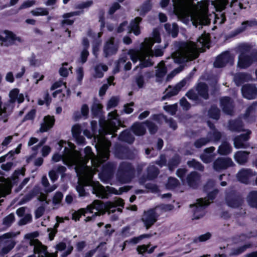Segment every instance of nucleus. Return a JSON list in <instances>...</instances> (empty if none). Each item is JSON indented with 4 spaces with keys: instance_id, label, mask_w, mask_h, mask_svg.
<instances>
[{
    "instance_id": "obj_22",
    "label": "nucleus",
    "mask_w": 257,
    "mask_h": 257,
    "mask_svg": "<svg viewBox=\"0 0 257 257\" xmlns=\"http://www.w3.org/2000/svg\"><path fill=\"white\" fill-rule=\"evenodd\" d=\"M220 106L222 110L226 113L231 114L233 111L232 102L228 97H224L220 99Z\"/></svg>"
},
{
    "instance_id": "obj_32",
    "label": "nucleus",
    "mask_w": 257,
    "mask_h": 257,
    "mask_svg": "<svg viewBox=\"0 0 257 257\" xmlns=\"http://www.w3.org/2000/svg\"><path fill=\"white\" fill-rule=\"evenodd\" d=\"M208 123L209 126L211 129V132L208 134L207 137L209 140V142L219 140L221 137L220 133L214 128L213 125H211L209 122H208Z\"/></svg>"
},
{
    "instance_id": "obj_29",
    "label": "nucleus",
    "mask_w": 257,
    "mask_h": 257,
    "mask_svg": "<svg viewBox=\"0 0 257 257\" xmlns=\"http://www.w3.org/2000/svg\"><path fill=\"white\" fill-rule=\"evenodd\" d=\"M251 79V76L246 73H238L234 76V82L237 85H240L243 82Z\"/></svg>"
},
{
    "instance_id": "obj_36",
    "label": "nucleus",
    "mask_w": 257,
    "mask_h": 257,
    "mask_svg": "<svg viewBox=\"0 0 257 257\" xmlns=\"http://www.w3.org/2000/svg\"><path fill=\"white\" fill-rule=\"evenodd\" d=\"M120 140L127 142L128 143H132L134 141V137L131 134L130 131L126 130L121 133L119 136Z\"/></svg>"
},
{
    "instance_id": "obj_15",
    "label": "nucleus",
    "mask_w": 257,
    "mask_h": 257,
    "mask_svg": "<svg viewBox=\"0 0 257 257\" xmlns=\"http://www.w3.org/2000/svg\"><path fill=\"white\" fill-rule=\"evenodd\" d=\"M0 42L2 45L9 46L21 42V39L11 32L5 31L0 34Z\"/></svg>"
},
{
    "instance_id": "obj_51",
    "label": "nucleus",
    "mask_w": 257,
    "mask_h": 257,
    "mask_svg": "<svg viewBox=\"0 0 257 257\" xmlns=\"http://www.w3.org/2000/svg\"><path fill=\"white\" fill-rule=\"evenodd\" d=\"M164 109L168 112L173 115L175 114L177 109V104L172 105H165L164 106Z\"/></svg>"
},
{
    "instance_id": "obj_41",
    "label": "nucleus",
    "mask_w": 257,
    "mask_h": 257,
    "mask_svg": "<svg viewBox=\"0 0 257 257\" xmlns=\"http://www.w3.org/2000/svg\"><path fill=\"white\" fill-rule=\"evenodd\" d=\"M153 119L155 120H158L160 119H164L166 122L168 124L170 127L172 128L173 130H175L177 127V125L176 122L173 121L171 119H169L168 120H166V117L162 114H157L154 115L153 116Z\"/></svg>"
},
{
    "instance_id": "obj_33",
    "label": "nucleus",
    "mask_w": 257,
    "mask_h": 257,
    "mask_svg": "<svg viewBox=\"0 0 257 257\" xmlns=\"http://www.w3.org/2000/svg\"><path fill=\"white\" fill-rule=\"evenodd\" d=\"M257 25V21L255 20L246 21L243 22L241 26L237 28L236 31L237 33H240L244 31L248 27H251Z\"/></svg>"
},
{
    "instance_id": "obj_30",
    "label": "nucleus",
    "mask_w": 257,
    "mask_h": 257,
    "mask_svg": "<svg viewBox=\"0 0 257 257\" xmlns=\"http://www.w3.org/2000/svg\"><path fill=\"white\" fill-rule=\"evenodd\" d=\"M108 70L106 65L99 64L94 67V73L93 77L95 78H101L103 76V73Z\"/></svg>"
},
{
    "instance_id": "obj_24",
    "label": "nucleus",
    "mask_w": 257,
    "mask_h": 257,
    "mask_svg": "<svg viewBox=\"0 0 257 257\" xmlns=\"http://www.w3.org/2000/svg\"><path fill=\"white\" fill-rule=\"evenodd\" d=\"M142 21L140 17H136L134 20H132L128 27V33L133 32L135 35L138 36L141 33L140 30L139 24Z\"/></svg>"
},
{
    "instance_id": "obj_20",
    "label": "nucleus",
    "mask_w": 257,
    "mask_h": 257,
    "mask_svg": "<svg viewBox=\"0 0 257 257\" xmlns=\"http://www.w3.org/2000/svg\"><path fill=\"white\" fill-rule=\"evenodd\" d=\"M55 119L53 116L47 115L44 117L43 122L41 124L39 131L41 133L46 132L52 128L54 124Z\"/></svg>"
},
{
    "instance_id": "obj_44",
    "label": "nucleus",
    "mask_w": 257,
    "mask_h": 257,
    "mask_svg": "<svg viewBox=\"0 0 257 257\" xmlns=\"http://www.w3.org/2000/svg\"><path fill=\"white\" fill-rule=\"evenodd\" d=\"M231 151V147L229 145L226 143L224 142L222 143L219 147L218 152L221 155H227L230 153Z\"/></svg>"
},
{
    "instance_id": "obj_17",
    "label": "nucleus",
    "mask_w": 257,
    "mask_h": 257,
    "mask_svg": "<svg viewBox=\"0 0 257 257\" xmlns=\"http://www.w3.org/2000/svg\"><path fill=\"white\" fill-rule=\"evenodd\" d=\"M186 84L185 80H182L178 83L174 87L169 86L165 91V95L162 97V100H165L167 97H170L176 95Z\"/></svg>"
},
{
    "instance_id": "obj_49",
    "label": "nucleus",
    "mask_w": 257,
    "mask_h": 257,
    "mask_svg": "<svg viewBox=\"0 0 257 257\" xmlns=\"http://www.w3.org/2000/svg\"><path fill=\"white\" fill-rule=\"evenodd\" d=\"M119 99L117 97H112L108 101L107 104V110H109L116 106L118 104Z\"/></svg>"
},
{
    "instance_id": "obj_8",
    "label": "nucleus",
    "mask_w": 257,
    "mask_h": 257,
    "mask_svg": "<svg viewBox=\"0 0 257 257\" xmlns=\"http://www.w3.org/2000/svg\"><path fill=\"white\" fill-rule=\"evenodd\" d=\"M20 234V232H9L0 235V255L4 256L9 253L15 246L16 241L14 238Z\"/></svg>"
},
{
    "instance_id": "obj_56",
    "label": "nucleus",
    "mask_w": 257,
    "mask_h": 257,
    "mask_svg": "<svg viewBox=\"0 0 257 257\" xmlns=\"http://www.w3.org/2000/svg\"><path fill=\"white\" fill-rule=\"evenodd\" d=\"M238 121L230 122L229 124V128L232 131L239 132L241 131V125Z\"/></svg>"
},
{
    "instance_id": "obj_23",
    "label": "nucleus",
    "mask_w": 257,
    "mask_h": 257,
    "mask_svg": "<svg viewBox=\"0 0 257 257\" xmlns=\"http://www.w3.org/2000/svg\"><path fill=\"white\" fill-rule=\"evenodd\" d=\"M250 133L249 131H247L245 134L241 135L239 137H236L234 140V147L237 149L245 148L246 147V142L248 139Z\"/></svg>"
},
{
    "instance_id": "obj_6",
    "label": "nucleus",
    "mask_w": 257,
    "mask_h": 257,
    "mask_svg": "<svg viewBox=\"0 0 257 257\" xmlns=\"http://www.w3.org/2000/svg\"><path fill=\"white\" fill-rule=\"evenodd\" d=\"M38 234L37 232H34L25 235V239L28 240L30 245L34 246V254L28 257H56V253H48L47 247L36 238Z\"/></svg>"
},
{
    "instance_id": "obj_61",
    "label": "nucleus",
    "mask_w": 257,
    "mask_h": 257,
    "mask_svg": "<svg viewBox=\"0 0 257 257\" xmlns=\"http://www.w3.org/2000/svg\"><path fill=\"white\" fill-rule=\"evenodd\" d=\"M35 4V2L33 0L25 2L20 6V7L19 8V10H21L24 9L31 7L34 5Z\"/></svg>"
},
{
    "instance_id": "obj_26",
    "label": "nucleus",
    "mask_w": 257,
    "mask_h": 257,
    "mask_svg": "<svg viewBox=\"0 0 257 257\" xmlns=\"http://www.w3.org/2000/svg\"><path fill=\"white\" fill-rule=\"evenodd\" d=\"M254 174L249 169H242L240 170L237 176L239 181L243 183H247L249 178Z\"/></svg>"
},
{
    "instance_id": "obj_62",
    "label": "nucleus",
    "mask_w": 257,
    "mask_h": 257,
    "mask_svg": "<svg viewBox=\"0 0 257 257\" xmlns=\"http://www.w3.org/2000/svg\"><path fill=\"white\" fill-rule=\"evenodd\" d=\"M63 197V194L60 192H57L55 193L53 199V202L54 204H59Z\"/></svg>"
},
{
    "instance_id": "obj_54",
    "label": "nucleus",
    "mask_w": 257,
    "mask_h": 257,
    "mask_svg": "<svg viewBox=\"0 0 257 257\" xmlns=\"http://www.w3.org/2000/svg\"><path fill=\"white\" fill-rule=\"evenodd\" d=\"M19 136V134L18 133H15L12 136H9L7 137H6L4 141H3L2 143V145L3 147H7L8 145L12 142V140L14 137H18Z\"/></svg>"
},
{
    "instance_id": "obj_42",
    "label": "nucleus",
    "mask_w": 257,
    "mask_h": 257,
    "mask_svg": "<svg viewBox=\"0 0 257 257\" xmlns=\"http://www.w3.org/2000/svg\"><path fill=\"white\" fill-rule=\"evenodd\" d=\"M41 182H42V184L45 187V191L47 193H50V192L53 191L57 187V186L55 184L53 185L52 186H51L50 187H49V181H48L46 176H44L42 177Z\"/></svg>"
},
{
    "instance_id": "obj_48",
    "label": "nucleus",
    "mask_w": 257,
    "mask_h": 257,
    "mask_svg": "<svg viewBox=\"0 0 257 257\" xmlns=\"http://www.w3.org/2000/svg\"><path fill=\"white\" fill-rule=\"evenodd\" d=\"M209 142V140L207 138H202L197 140L194 143V146L197 148H200L206 145Z\"/></svg>"
},
{
    "instance_id": "obj_38",
    "label": "nucleus",
    "mask_w": 257,
    "mask_h": 257,
    "mask_svg": "<svg viewBox=\"0 0 257 257\" xmlns=\"http://www.w3.org/2000/svg\"><path fill=\"white\" fill-rule=\"evenodd\" d=\"M196 90L200 96L204 99L208 98V89L205 84L203 83H199L197 87Z\"/></svg>"
},
{
    "instance_id": "obj_19",
    "label": "nucleus",
    "mask_w": 257,
    "mask_h": 257,
    "mask_svg": "<svg viewBox=\"0 0 257 257\" xmlns=\"http://www.w3.org/2000/svg\"><path fill=\"white\" fill-rule=\"evenodd\" d=\"M232 163L231 159L229 158H220L214 162L213 168L215 170L219 171L221 169H226L227 167L231 166Z\"/></svg>"
},
{
    "instance_id": "obj_16",
    "label": "nucleus",
    "mask_w": 257,
    "mask_h": 257,
    "mask_svg": "<svg viewBox=\"0 0 257 257\" xmlns=\"http://www.w3.org/2000/svg\"><path fill=\"white\" fill-rule=\"evenodd\" d=\"M118 47L117 41H115L114 38H111L106 43L104 47V53L105 56H110L116 53Z\"/></svg>"
},
{
    "instance_id": "obj_9",
    "label": "nucleus",
    "mask_w": 257,
    "mask_h": 257,
    "mask_svg": "<svg viewBox=\"0 0 257 257\" xmlns=\"http://www.w3.org/2000/svg\"><path fill=\"white\" fill-rule=\"evenodd\" d=\"M249 47L246 44H241L237 48L239 53L238 56L237 66L241 69H245L250 66L253 61V56L248 54Z\"/></svg>"
},
{
    "instance_id": "obj_27",
    "label": "nucleus",
    "mask_w": 257,
    "mask_h": 257,
    "mask_svg": "<svg viewBox=\"0 0 257 257\" xmlns=\"http://www.w3.org/2000/svg\"><path fill=\"white\" fill-rule=\"evenodd\" d=\"M132 132L137 136H142L146 133V128L144 123L139 122L135 123L132 126Z\"/></svg>"
},
{
    "instance_id": "obj_4",
    "label": "nucleus",
    "mask_w": 257,
    "mask_h": 257,
    "mask_svg": "<svg viewBox=\"0 0 257 257\" xmlns=\"http://www.w3.org/2000/svg\"><path fill=\"white\" fill-rule=\"evenodd\" d=\"M123 201L121 199H117L114 202H108L105 204L102 203L100 201L95 200L91 204L88 205L86 209L81 208L72 214V219L75 221L78 220L81 215L91 213L92 216H88L85 219V221H89L92 219L94 216L103 214L105 212L108 213L114 212L117 206L123 207Z\"/></svg>"
},
{
    "instance_id": "obj_37",
    "label": "nucleus",
    "mask_w": 257,
    "mask_h": 257,
    "mask_svg": "<svg viewBox=\"0 0 257 257\" xmlns=\"http://www.w3.org/2000/svg\"><path fill=\"white\" fill-rule=\"evenodd\" d=\"M80 13L79 12H73L69 13H66L63 15V18L64 19L62 21V25H71L73 23V20L68 19L69 18L71 17L79 15Z\"/></svg>"
},
{
    "instance_id": "obj_1",
    "label": "nucleus",
    "mask_w": 257,
    "mask_h": 257,
    "mask_svg": "<svg viewBox=\"0 0 257 257\" xmlns=\"http://www.w3.org/2000/svg\"><path fill=\"white\" fill-rule=\"evenodd\" d=\"M120 120L116 110L109 112L108 114V118L103 123H100L101 132L100 135L95 137V148L97 151V155L95 156L92 152L91 148L87 147L84 150L86 154V158L87 161L91 159V167L87 166L86 162L80 166L75 167V170L78 177V185L76 187V190L80 196L85 195L84 186H90L92 187L93 193L102 198L107 197V191L109 193L120 194L122 192L127 191L130 189L128 186L120 188L119 190H117L113 188L107 187L106 190L98 182L92 180L93 174L96 172H99V168L101 170L99 174L100 179L102 181H105L103 178L106 175L107 178L110 177L112 168L110 165L102 166L101 164L106 160L108 159L109 155V148L110 142L106 140L104 136L107 134L113 135L116 131L120 125Z\"/></svg>"
},
{
    "instance_id": "obj_40",
    "label": "nucleus",
    "mask_w": 257,
    "mask_h": 257,
    "mask_svg": "<svg viewBox=\"0 0 257 257\" xmlns=\"http://www.w3.org/2000/svg\"><path fill=\"white\" fill-rule=\"evenodd\" d=\"M234 158L239 164H243L247 161V153L245 152L239 151L235 154Z\"/></svg>"
},
{
    "instance_id": "obj_7",
    "label": "nucleus",
    "mask_w": 257,
    "mask_h": 257,
    "mask_svg": "<svg viewBox=\"0 0 257 257\" xmlns=\"http://www.w3.org/2000/svg\"><path fill=\"white\" fill-rule=\"evenodd\" d=\"M19 92V89L18 88L12 89L9 93L10 101L4 105L2 104L1 97H0V120L4 122L8 121V117L12 110V107L10 106L11 103H14L16 101L19 103L23 102L24 100V95L23 94L20 93Z\"/></svg>"
},
{
    "instance_id": "obj_28",
    "label": "nucleus",
    "mask_w": 257,
    "mask_h": 257,
    "mask_svg": "<svg viewBox=\"0 0 257 257\" xmlns=\"http://www.w3.org/2000/svg\"><path fill=\"white\" fill-rule=\"evenodd\" d=\"M166 72L164 62H161L159 63L156 72V80L158 82L161 81L162 79L165 75Z\"/></svg>"
},
{
    "instance_id": "obj_63",
    "label": "nucleus",
    "mask_w": 257,
    "mask_h": 257,
    "mask_svg": "<svg viewBox=\"0 0 257 257\" xmlns=\"http://www.w3.org/2000/svg\"><path fill=\"white\" fill-rule=\"evenodd\" d=\"M211 233L209 232H207L205 234L199 236L196 239V240L200 242L205 241L209 239L211 237Z\"/></svg>"
},
{
    "instance_id": "obj_11",
    "label": "nucleus",
    "mask_w": 257,
    "mask_h": 257,
    "mask_svg": "<svg viewBox=\"0 0 257 257\" xmlns=\"http://www.w3.org/2000/svg\"><path fill=\"white\" fill-rule=\"evenodd\" d=\"M159 216V208H152L144 212L141 220L148 229L157 221Z\"/></svg>"
},
{
    "instance_id": "obj_5",
    "label": "nucleus",
    "mask_w": 257,
    "mask_h": 257,
    "mask_svg": "<svg viewBox=\"0 0 257 257\" xmlns=\"http://www.w3.org/2000/svg\"><path fill=\"white\" fill-rule=\"evenodd\" d=\"M58 146V150L64 148V152L62 155L56 153L53 155L52 160L54 162L62 160L68 166L75 165V167H79L87 161L86 155L85 158L81 157L80 153L74 150V145L72 143L61 140L59 142Z\"/></svg>"
},
{
    "instance_id": "obj_52",
    "label": "nucleus",
    "mask_w": 257,
    "mask_h": 257,
    "mask_svg": "<svg viewBox=\"0 0 257 257\" xmlns=\"http://www.w3.org/2000/svg\"><path fill=\"white\" fill-rule=\"evenodd\" d=\"M14 214L11 213L4 219L3 224L7 226H9L14 222Z\"/></svg>"
},
{
    "instance_id": "obj_31",
    "label": "nucleus",
    "mask_w": 257,
    "mask_h": 257,
    "mask_svg": "<svg viewBox=\"0 0 257 257\" xmlns=\"http://www.w3.org/2000/svg\"><path fill=\"white\" fill-rule=\"evenodd\" d=\"M73 246L70 244L68 246L66 245L64 242H60L58 243L56 246V249L57 250L62 251L65 250V252L62 254L63 257H65L69 254L73 250Z\"/></svg>"
},
{
    "instance_id": "obj_3",
    "label": "nucleus",
    "mask_w": 257,
    "mask_h": 257,
    "mask_svg": "<svg viewBox=\"0 0 257 257\" xmlns=\"http://www.w3.org/2000/svg\"><path fill=\"white\" fill-rule=\"evenodd\" d=\"M208 34L202 35L195 44L192 42L183 43L179 49L172 54V59L176 63H181L196 58L199 53L209 47Z\"/></svg>"
},
{
    "instance_id": "obj_34",
    "label": "nucleus",
    "mask_w": 257,
    "mask_h": 257,
    "mask_svg": "<svg viewBox=\"0 0 257 257\" xmlns=\"http://www.w3.org/2000/svg\"><path fill=\"white\" fill-rule=\"evenodd\" d=\"M199 178L200 177L198 173L196 172H192L188 176L187 182L190 186L194 187L199 181Z\"/></svg>"
},
{
    "instance_id": "obj_60",
    "label": "nucleus",
    "mask_w": 257,
    "mask_h": 257,
    "mask_svg": "<svg viewBox=\"0 0 257 257\" xmlns=\"http://www.w3.org/2000/svg\"><path fill=\"white\" fill-rule=\"evenodd\" d=\"M81 132V126L79 124H75L72 128V133L73 137H77Z\"/></svg>"
},
{
    "instance_id": "obj_39",
    "label": "nucleus",
    "mask_w": 257,
    "mask_h": 257,
    "mask_svg": "<svg viewBox=\"0 0 257 257\" xmlns=\"http://www.w3.org/2000/svg\"><path fill=\"white\" fill-rule=\"evenodd\" d=\"M165 28L168 33L171 34L173 37L177 36L178 32V28L176 24H166L165 25Z\"/></svg>"
},
{
    "instance_id": "obj_55",
    "label": "nucleus",
    "mask_w": 257,
    "mask_h": 257,
    "mask_svg": "<svg viewBox=\"0 0 257 257\" xmlns=\"http://www.w3.org/2000/svg\"><path fill=\"white\" fill-rule=\"evenodd\" d=\"M180 162L179 157H175L168 164L169 168L171 171H172L175 168L177 167Z\"/></svg>"
},
{
    "instance_id": "obj_25",
    "label": "nucleus",
    "mask_w": 257,
    "mask_h": 257,
    "mask_svg": "<svg viewBox=\"0 0 257 257\" xmlns=\"http://www.w3.org/2000/svg\"><path fill=\"white\" fill-rule=\"evenodd\" d=\"M22 148V144H20L15 150H11L7 154L0 157V163H3L6 161L13 160L15 158V155L19 154Z\"/></svg>"
},
{
    "instance_id": "obj_2",
    "label": "nucleus",
    "mask_w": 257,
    "mask_h": 257,
    "mask_svg": "<svg viewBox=\"0 0 257 257\" xmlns=\"http://www.w3.org/2000/svg\"><path fill=\"white\" fill-rule=\"evenodd\" d=\"M159 32L158 29H154L152 33V38H146L143 43H142L140 50L131 49L128 51L126 54H124L118 59L116 65V69L114 70V73L119 71V68L121 65H124V68L125 70H129L132 68L131 63L128 61L130 57L134 63L138 60L140 61V67L144 68L153 65L150 57L155 56L157 57L163 55V52L161 49L157 48L154 52L152 50V47L154 43H160Z\"/></svg>"
},
{
    "instance_id": "obj_59",
    "label": "nucleus",
    "mask_w": 257,
    "mask_h": 257,
    "mask_svg": "<svg viewBox=\"0 0 257 257\" xmlns=\"http://www.w3.org/2000/svg\"><path fill=\"white\" fill-rule=\"evenodd\" d=\"M178 181L175 178H169L167 184V187L169 189H172L178 184Z\"/></svg>"
},
{
    "instance_id": "obj_14",
    "label": "nucleus",
    "mask_w": 257,
    "mask_h": 257,
    "mask_svg": "<svg viewBox=\"0 0 257 257\" xmlns=\"http://www.w3.org/2000/svg\"><path fill=\"white\" fill-rule=\"evenodd\" d=\"M234 55L226 51L218 56L214 63V66L216 68L223 67L227 64L233 65L234 60Z\"/></svg>"
},
{
    "instance_id": "obj_64",
    "label": "nucleus",
    "mask_w": 257,
    "mask_h": 257,
    "mask_svg": "<svg viewBox=\"0 0 257 257\" xmlns=\"http://www.w3.org/2000/svg\"><path fill=\"white\" fill-rule=\"evenodd\" d=\"M32 77L33 79L35 80V84H37L39 81L42 80L44 79V76L39 72H35L34 73Z\"/></svg>"
},
{
    "instance_id": "obj_10",
    "label": "nucleus",
    "mask_w": 257,
    "mask_h": 257,
    "mask_svg": "<svg viewBox=\"0 0 257 257\" xmlns=\"http://www.w3.org/2000/svg\"><path fill=\"white\" fill-rule=\"evenodd\" d=\"M216 192H213L208 195V198L199 199L196 204L190 205L193 212V219H199L205 214L204 207L210 203V200H212L214 198Z\"/></svg>"
},
{
    "instance_id": "obj_46",
    "label": "nucleus",
    "mask_w": 257,
    "mask_h": 257,
    "mask_svg": "<svg viewBox=\"0 0 257 257\" xmlns=\"http://www.w3.org/2000/svg\"><path fill=\"white\" fill-rule=\"evenodd\" d=\"M148 179H152L155 177H156L159 171L158 169L154 165L150 166L148 169Z\"/></svg>"
},
{
    "instance_id": "obj_43",
    "label": "nucleus",
    "mask_w": 257,
    "mask_h": 257,
    "mask_svg": "<svg viewBox=\"0 0 257 257\" xmlns=\"http://www.w3.org/2000/svg\"><path fill=\"white\" fill-rule=\"evenodd\" d=\"M247 201L250 206L257 208V191H251L249 193Z\"/></svg>"
},
{
    "instance_id": "obj_35",
    "label": "nucleus",
    "mask_w": 257,
    "mask_h": 257,
    "mask_svg": "<svg viewBox=\"0 0 257 257\" xmlns=\"http://www.w3.org/2000/svg\"><path fill=\"white\" fill-rule=\"evenodd\" d=\"M152 8V3L151 0H147L137 10L141 16H144L147 13L150 11Z\"/></svg>"
},
{
    "instance_id": "obj_45",
    "label": "nucleus",
    "mask_w": 257,
    "mask_h": 257,
    "mask_svg": "<svg viewBox=\"0 0 257 257\" xmlns=\"http://www.w3.org/2000/svg\"><path fill=\"white\" fill-rule=\"evenodd\" d=\"M31 13L34 16H46L49 12L45 8H38L31 11Z\"/></svg>"
},
{
    "instance_id": "obj_13",
    "label": "nucleus",
    "mask_w": 257,
    "mask_h": 257,
    "mask_svg": "<svg viewBox=\"0 0 257 257\" xmlns=\"http://www.w3.org/2000/svg\"><path fill=\"white\" fill-rule=\"evenodd\" d=\"M234 55L226 51L218 56L214 63V66L216 68L223 67L227 64L233 65L234 60Z\"/></svg>"
},
{
    "instance_id": "obj_47",
    "label": "nucleus",
    "mask_w": 257,
    "mask_h": 257,
    "mask_svg": "<svg viewBox=\"0 0 257 257\" xmlns=\"http://www.w3.org/2000/svg\"><path fill=\"white\" fill-rule=\"evenodd\" d=\"M67 63H63L62 67L59 70V73L63 77H67L69 74V71H71L72 67H70L69 68H67Z\"/></svg>"
},
{
    "instance_id": "obj_18",
    "label": "nucleus",
    "mask_w": 257,
    "mask_h": 257,
    "mask_svg": "<svg viewBox=\"0 0 257 257\" xmlns=\"http://www.w3.org/2000/svg\"><path fill=\"white\" fill-rule=\"evenodd\" d=\"M241 90L243 97L248 99H254L257 95V89L253 85H244Z\"/></svg>"
},
{
    "instance_id": "obj_58",
    "label": "nucleus",
    "mask_w": 257,
    "mask_h": 257,
    "mask_svg": "<svg viewBox=\"0 0 257 257\" xmlns=\"http://www.w3.org/2000/svg\"><path fill=\"white\" fill-rule=\"evenodd\" d=\"M155 208H159V212L160 215L164 211L166 212L171 210L173 209V206L172 205L170 204H163L156 207Z\"/></svg>"
},
{
    "instance_id": "obj_53",
    "label": "nucleus",
    "mask_w": 257,
    "mask_h": 257,
    "mask_svg": "<svg viewBox=\"0 0 257 257\" xmlns=\"http://www.w3.org/2000/svg\"><path fill=\"white\" fill-rule=\"evenodd\" d=\"M241 200L238 199H232L227 201L228 205L233 208L238 207L241 205Z\"/></svg>"
},
{
    "instance_id": "obj_21",
    "label": "nucleus",
    "mask_w": 257,
    "mask_h": 257,
    "mask_svg": "<svg viewBox=\"0 0 257 257\" xmlns=\"http://www.w3.org/2000/svg\"><path fill=\"white\" fill-rule=\"evenodd\" d=\"M215 148L211 147L204 150V153L200 156L201 160L205 163L211 162L215 158V154L213 152Z\"/></svg>"
},
{
    "instance_id": "obj_57",
    "label": "nucleus",
    "mask_w": 257,
    "mask_h": 257,
    "mask_svg": "<svg viewBox=\"0 0 257 257\" xmlns=\"http://www.w3.org/2000/svg\"><path fill=\"white\" fill-rule=\"evenodd\" d=\"M188 164L190 167H193L194 168L200 171H202L203 169V166L199 162H197L194 160L191 161H189L188 162Z\"/></svg>"
},
{
    "instance_id": "obj_50",
    "label": "nucleus",
    "mask_w": 257,
    "mask_h": 257,
    "mask_svg": "<svg viewBox=\"0 0 257 257\" xmlns=\"http://www.w3.org/2000/svg\"><path fill=\"white\" fill-rule=\"evenodd\" d=\"M209 115L210 117L218 119L219 117V110L215 106H212L209 111Z\"/></svg>"
},
{
    "instance_id": "obj_12",
    "label": "nucleus",
    "mask_w": 257,
    "mask_h": 257,
    "mask_svg": "<svg viewBox=\"0 0 257 257\" xmlns=\"http://www.w3.org/2000/svg\"><path fill=\"white\" fill-rule=\"evenodd\" d=\"M134 177V170L132 166L127 163H122L119 167L118 179L120 182L126 183L131 181Z\"/></svg>"
}]
</instances>
